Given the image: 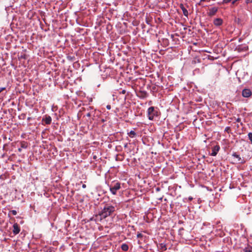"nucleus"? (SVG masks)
Instances as JSON below:
<instances>
[{
  "label": "nucleus",
  "instance_id": "nucleus-1",
  "mask_svg": "<svg viewBox=\"0 0 252 252\" xmlns=\"http://www.w3.org/2000/svg\"><path fill=\"white\" fill-rule=\"evenodd\" d=\"M115 211V206L110 205V204H106L104 205L103 209L99 215L101 217V219H105L107 217L111 215Z\"/></svg>",
  "mask_w": 252,
  "mask_h": 252
},
{
  "label": "nucleus",
  "instance_id": "nucleus-2",
  "mask_svg": "<svg viewBox=\"0 0 252 252\" xmlns=\"http://www.w3.org/2000/svg\"><path fill=\"white\" fill-rule=\"evenodd\" d=\"M148 116L150 120H153L155 117L158 116V112L155 109V107L151 106L148 109Z\"/></svg>",
  "mask_w": 252,
  "mask_h": 252
},
{
  "label": "nucleus",
  "instance_id": "nucleus-3",
  "mask_svg": "<svg viewBox=\"0 0 252 252\" xmlns=\"http://www.w3.org/2000/svg\"><path fill=\"white\" fill-rule=\"evenodd\" d=\"M121 184L119 182L115 183L110 186V190L113 194H116L117 191L120 189Z\"/></svg>",
  "mask_w": 252,
  "mask_h": 252
},
{
  "label": "nucleus",
  "instance_id": "nucleus-4",
  "mask_svg": "<svg viewBox=\"0 0 252 252\" xmlns=\"http://www.w3.org/2000/svg\"><path fill=\"white\" fill-rule=\"evenodd\" d=\"M218 10V8L216 7H213L209 9L207 14L209 16L212 17L216 14Z\"/></svg>",
  "mask_w": 252,
  "mask_h": 252
},
{
  "label": "nucleus",
  "instance_id": "nucleus-5",
  "mask_svg": "<svg viewBox=\"0 0 252 252\" xmlns=\"http://www.w3.org/2000/svg\"><path fill=\"white\" fill-rule=\"evenodd\" d=\"M220 149V147L219 145H217L215 146H214L213 148H212V153L211 154V156H216L218 152L219 151Z\"/></svg>",
  "mask_w": 252,
  "mask_h": 252
},
{
  "label": "nucleus",
  "instance_id": "nucleus-6",
  "mask_svg": "<svg viewBox=\"0 0 252 252\" xmlns=\"http://www.w3.org/2000/svg\"><path fill=\"white\" fill-rule=\"evenodd\" d=\"M252 95V92L249 89H245L242 91V95L245 97H249Z\"/></svg>",
  "mask_w": 252,
  "mask_h": 252
},
{
  "label": "nucleus",
  "instance_id": "nucleus-7",
  "mask_svg": "<svg viewBox=\"0 0 252 252\" xmlns=\"http://www.w3.org/2000/svg\"><path fill=\"white\" fill-rule=\"evenodd\" d=\"M13 232L15 235L18 234L20 231V228L18 223H15L13 225Z\"/></svg>",
  "mask_w": 252,
  "mask_h": 252
},
{
  "label": "nucleus",
  "instance_id": "nucleus-8",
  "mask_svg": "<svg viewBox=\"0 0 252 252\" xmlns=\"http://www.w3.org/2000/svg\"><path fill=\"white\" fill-rule=\"evenodd\" d=\"M213 23L215 26H219L222 24V20L221 18H216L214 20Z\"/></svg>",
  "mask_w": 252,
  "mask_h": 252
},
{
  "label": "nucleus",
  "instance_id": "nucleus-9",
  "mask_svg": "<svg viewBox=\"0 0 252 252\" xmlns=\"http://www.w3.org/2000/svg\"><path fill=\"white\" fill-rule=\"evenodd\" d=\"M232 156L233 157L237 158L238 161H239L240 163H245V161L244 160H242L241 159V157H240V156L238 154H237L236 153H233Z\"/></svg>",
  "mask_w": 252,
  "mask_h": 252
},
{
  "label": "nucleus",
  "instance_id": "nucleus-10",
  "mask_svg": "<svg viewBox=\"0 0 252 252\" xmlns=\"http://www.w3.org/2000/svg\"><path fill=\"white\" fill-rule=\"evenodd\" d=\"M180 7L183 11V14L185 16L188 17L189 14L188 11L186 9L184 5L183 4H181Z\"/></svg>",
  "mask_w": 252,
  "mask_h": 252
},
{
  "label": "nucleus",
  "instance_id": "nucleus-11",
  "mask_svg": "<svg viewBox=\"0 0 252 252\" xmlns=\"http://www.w3.org/2000/svg\"><path fill=\"white\" fill-rule=\"evenodd\" d=\"M43 121L45 122L46 124L49 125L51 123L52 119L51 117L49 116L46 117L45 118L43 119Z\"/></svg>",
  "mask_w": 252,
  "mask_h": 252
},
{
  "label": "nucleus",
  "instance_id": "nucleus-12",
  "mask_svg": "<svg viewBox=\"0 0 252 252\" xmlns=\"http://www.w3.org/2000/svg\"><path fill=\"white\" fill-rule=\"evenodd\" d=\"M121 249L124 251H127L128 250V246L126 244H123L121 246Z\"/></svg>",
  "mask_w": 252,
  "mask_h": 252
},
{
  "label": "nucleus",
  "instance_id": "nucleus-13",
  "mask_svg": "<svg viewBox=\"0 0 252 252\" xmlns=\"http://www.w3.org/2000/svg\"><path fill=\"white\" fill-rule=\"evenodd\" d=\"M244 252H252V247L248 246L244 249Z\"/></svg>",
  "mask_w": 252,
  "mask_h": 252
},
{
  "label": "nucleus",
  "instance_id": "nucleus-14",
  "mask_svg": "<svg viewBox=\"0 0 252 252\" xmlns=\"http://www.w3.org/2000/svg\"><path fill=\"white\" fill-rule=\"evenodd\" d=\"M128 134L130 137L133 138L136 135V133L133 130H131Z\"/></svg>",
  "mask_w": 252,
  "mask_h": 252
},
{
  "label": "nucleus",
  "instance_id": "nucleus-15",
  "mask_svg": "<svg viewBox=\"0 0 252 252\" xmlns=\"http://www.w3.org/2000/svg\"><path fill=\"white\" fill-rule=\"evenodd\" d=\"M21 147L22 148H24V149L27 148V143L26 142H21Z\"/></svg>",
  "mask_w": 252,
  "mask_h": 252
},
{
  "label": "nucleus",
  "instance_id": "nucleus-16",
  "mask_svg": "<svg viewBox=\"0 0 252 252\" xmlns=\"http://www.w3.org/2000/svg\"><path fill=\"white\" fill-rule=\"evenodd\" d=\"M160 249L162 251H165L166 250V245L163 244H160Z\"/></svg>",
  "mask_w": 252,
  "mask_h": 252
},
{
  "label": "nucleus",
  "instance_id": "nucleus-17",
  "mask_svg": "<svg viewBox=\"0 0 252 252\" xmlns=\"http://www.w3.org/2000/svg\"><path fill=\"white\" fill-rule=\"evenodd\" d=\"M248 136L249 140L251 141V142L252 144V133L249 132L248 134Z\"/></svg>",
  "mask_w": 252,
  "mask_h": 252
},
{
  "label": "nucleus",
  "instance_id": "nucleus-18",
  "mask_svg": "<svg viewBox=\"0 0 252 252\" xmlns=\"http://www.w3.org/2000/svg\"><path fill=\"white\" fill-rule=\"evenodd\" d=\"M232 0H223L222 2H219L218 3L219 4H221V3H227L229 2H230L231 1H232Z\"/></svg>",
  "mask_w": 252,
  "mask_h": 252
},
{
  "label": "nucleus",
  "instance_id": "nucleus-19",
  "mask_svg": "<svg viewBox=\"0 0 252 252\" xmlns=\"http://www.w3.org/2000/svg\"><path fill=\"white\" fill-rule=\"evenodd\" d=\"M13 215H16L17 214V211L16 210H13L10 211Z\"/></svg>",
  "mask_w": 252,
  "mask_h": 252
},
{
  "label": "nucleus",
  "instance_id": "nucleus-20",
  "mask_svg": "<svg viewBox=\"0 0 252 252\" xmlns=\"http://www.w3.org/2000/svg\"><path fill=\"white\" fill-rule=\"evenodd\" d=\"M6 88L5 87H0V93L2 92L3 91L5 90Z\"/></svg>",
  "mask_w": 252,
  "mask_h": 252
},
{
  "label": "nucleus",
  "instance_id": "nucleus-21",
  "mask_svg": "<svg viewBox=\"0 0 252 252\" xmlns=\"http://www.w3.org/2000/svg\"><path fill=\"white\" fill-rule=\"evenodd\" d=\"M137 237L138 238L141 237H142V234H141V233H139V234H138L137 235Z\"/></svg>",
  "mask_w": 252,
  "mask_h": 252
},
{
  "label": "nucleus",
  "instance_id": "nucleus-22",
  "mask_svg": "<svg viewBox=\"0 0 252 252\" xmlns=\"http://www.w3.org/2000/svg\"><path fill=\"white\" fill-rule=\"evenodd\" d=\"M246 2L247 3H251V2H252V0H246Z\"/></svg>",
  "mask_w": 252,
  "mask_h": 252
},
{
  "label": "nucleus",
  "instance_id": "nucleus-23",
  "mask_svg": "<svg viewBox=\"0 0 252 252\" xmlns=\"http://www.w3.org/2000/svg\"><path fill=\"white\" fill-rule=\"evenodd\" d=\"M106 108H107V109H110L111 106H110V105H107L106 106Z\"/></svg>",
  "mask_w": 252,
  "mask_h": 252
},
{
  "label": "nucleus",
  "instance_id": "nucleus-24",
  "mask_svg": "<svg viewBox=\"0 0 252 252\" xmlns=\"http://www.w3.org/2000/svg\"><path fill=\"white\" fill-rule=\"evenodd\" d=\"M86 116L88 117H90L91 116V114L90 113H88L87 114H86Z\"/></svg>",
  "mask_w": 252,
  "mask_h": 252
},
{
  "label": "nucleus",
  "instance_id": "nucleus-25",
  "mask_svg": "<svg viewBox=\"0 0 252 252\" xmlns=\"http://www.w3.org/2000/svg\"><path fill=\"white\" fill-rule=\"evenodd\" d=\"M82 188H84V189L86 188V185L85 184H83L82 185Z\"/></svg>",
  "mask_w": 252,
  "mask_h": 252
},
{
  "label": "nucleus",
  "instance_id": "nucleus-26",
  "mask_svg": "<svg viewBox=\"0 0 252 252\" xmlns=\"http://www.w3.org/2000/svg\"><path fill=\"white\" fill-rule=\"evenodd\" d=\"M122 94H125L126 93V91H125V90H123V91H122Z\"/></svg>",
  "mask_w": 252,
  "mask_h": 252
},
{
  "label": "nucleus",
  "instance_id": "nucleus-27",
  "mask_svg": "<svg viewBox=\"0 0 252 252\" xmlns=\"http://www.w3.org/2000/svg\"><path fill=\"white\" fill-rule=\"evenodd\" d=\"M18 151L20 152H21L22 151V148L21 147L18 149Z\"/></svg>",
  "mask_w": 252,
  "mask_h": 252
},
{
  "label": "nucleus",
  "instance_id": "nucleus-28",
  "mask_svg": "<svg viewBox=\"0 0 252 252\" xmlns=\"http://www.w3.org/2000/svg\"><path fill=\"white\" fill-rule=\"evenodd\" d=\"M127 143H126V144H125L124 147L125 148H127Z\"/></svg>",
  "mask_w": 252,
  "mask_h": 252
},
{
  "label": "nucleus",
  "instance_id": "nucleus-29",
  "mask_svg": "<svg viewBox=\"0 0 252 252\" xmlns=\"http://www.w3.org/2000/svg\"><path fill=\"white\" fill-rule=\"evenodd\" d=\"M235 1H236V0H233V2H232V3H234Z\"/></svg>",
  "mask_w": 252,
  "mask_h": 252
},
{
  "label": "nucleus",
  "instance_id": "nucleus-30",
  "mask_svg": "<svg viewBox=\"0 0 252 252\" xmlns=\"http://www.w3.org/2000/svg\"><path fill=\"white\" fill-rule=\"evenodd\" d=\"M206 0H201V1H206Z\"/></svg>",
  "mask_w": 252,
  "mask_h": 252
},
{
  "label": "nucleus",
  "instance_id": "nucleus-31",
  "mask_svg": "<svg viewBox=\"0 0 252 252\" xmlns=\"http://www.w3.org/2000/svg\"><path fill=\"white\" fill-rule=\"evenodd\" d=\"M237 121V122H239V119H238Z\"/></svg>",
  "mask_w": 252,
  "mask_h": 252
}]
</instances>
